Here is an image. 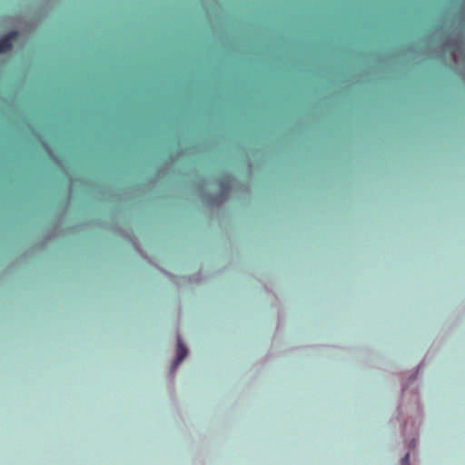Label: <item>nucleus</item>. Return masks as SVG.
<instances>
[{
  "label": "nucleus",
  "instance_id": "nucleus-3",
  "mask_svg": "<svg viewBox=\"0 0 465 465\" xmlns=\"http://www.w3.org/2000/svg\"><path fill=\"white\" fill-rule=\"evenodd\" d=\"M410 454L407 453L401 460L402 465H409Z\"/></svg>",
  "mask_w": 465,
  "mask_h": 465
},
{
  "label": "nucleus",
  "instance_id": "nucleus-1",
  "mask_svg": "<svg viewBox=\"0 0 465 465\" xmlns=\"http://www.w3.org/2000/svg\"><path fill=\"white\" fill-rule=\"evenodd\" d=\"M18 36V33L14 31L0 39V54L7 53L12 48V41Z\"/></svg>",
  "mask_w": 465,
  "mask_h": 465
},
{
  "label": "nucleus",
  "instance_id": "nucleus-2",
  "mask_svg": "<svg viewBox=\"0 0 465 465\" xmlns=\"http://www.w3.org/2000/svg\"><path fill=\"white\" fill-rule=\"evenodd\" d=\"M187 355V349L179 339L177 343V356L173 362V367L178 366Z\"/></svg>",
  "mask_w": 465,
  "mask_h": 465
}]
</instances>
